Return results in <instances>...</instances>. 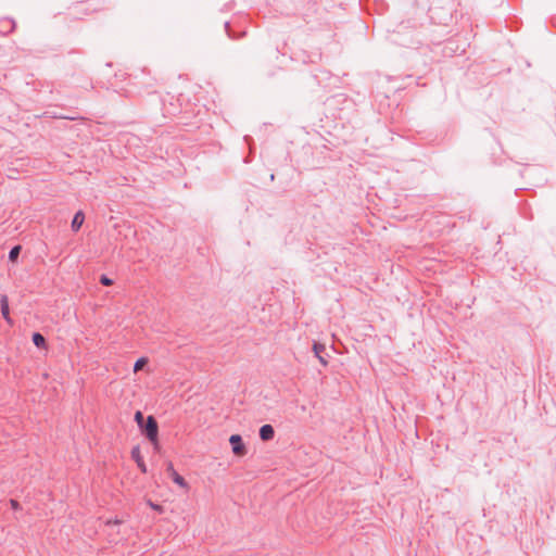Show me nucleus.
I'll use <instances>...</instances> for the list:
<instances>
[{"mask_svg":"<svg viewBox=\"0 0 556 556\" xmlns=\"http://www.w3.org/2000/svg\"><path fill=\"white\" fill-rule=\"evenodd\" d=\"M148 358L147 357H140L136 361L135 365H134V371L135 372H138L140 370L143 369V367L148 364Z\"/></svg>","mask_w":556,"mask_h":556,"instance_id":"f8f14e48","label":"nucleus"},{"mask_svg":"<svg viewBox=\"0 0 556 556\" xmlns=\"http://www.w3.org/2000/svg\"><path fill=\"white\" fill-rule=\"evenodd\" d=\"M229 443L232 448V453L236 456H244L247 454V447L243 443L242 437L240 434H232L229 438Z\"/></svg>","mask_w":556,"mask_h":556,"instance_id":"f03ea898","label":"nucleus"},{"mask_svg":"<svg viewBox=\"0 0 556 556\" xmlns=\"http://www.w3.org/2000/svg\"><path fill=\"white\" fill-rule=\"evenodd\" d=\"M313 351H314L315 356L319 359L320 364L323 366H326L327 359L324 356V354H326V346L321 343L315 342L313 345Z\"/></svg>","mask_w":556,"mask_h":556,"instance_id":"423d86ee","label":"nucleus"},{"mask_svg":"<svg viewBox=\"0 0 556 556\" xmlns=\"http://www.w3.org/2000/svg\"><path fill=\"white\" fill-rule=\"evenodd\" d=\"M131 458L136 462L137 466L142 472L147 471L144 460L141 456L140 447L138 445L131 448Z\"/></svg>","mask_w":556,"mask_h":556,"instance_id":"39448f33","label":"nucleus"},{"mask_svg":"<svg viewBox=\"0 0 556 556\" xmlns=\"http://www.w3.org/2000/svg\"><path fill=\"white\" fill-rule=\"evenodd\" d=\"M225 29L229 38L236 39L237 37L231 33L230 25L228 22L225 23Z\"/></svg>","mask_w":556,"mask_h":556,"instance_id":"dca6fc26","label":"nucleus"},{"mask_svg":"<svg viewBox=\"0 0 556 556\" xmlns=\"http://www.w3.org/2000/svg\"><path fill=\"white\" fill-rule=\"evenodd\" d=\"M33 343L39 348H46V338L40 332H34L33 333Z\"/></svg>","mask_w":556,"mask_h":556,"instance_id":"9d476101","label":"nucleus"},{"mask_svg":"<svg viewBox=\"0 0 556 556\" xmlns=\"http://www.w3.org/2000/svg\"><path fill=\"white\" fill-rule=\"evenodd\" d=\"M258 434H260V438L263 440V441H270L274 439L275 437V430H274V427L269 424H266V425H263L261 428H260V431H258Z\"/></svg>","mask_w":556,"mask_h":556,"instance_id":"20e7f679","label":"nucleus"},{"mask_svg":"<svg viewBox=\"0 0 556 556\" xmlns=\"http://www.w3.org/2000/svg\"><path fill=\"white\" fill-rule=\"evenodd\" d=\"M134 419H135V421L137 422V426H138V427H141V425L144 422V420H146L147 418H144V416H143L142 412L137 410V412L135 413V417H134Z\"/></svg>","mask_w":556,"mask_h":556,"instance_id":"ddd939ff","label":"nucleus"},{"mask_svg":"<svg viewBox=\"0 0 556 556\" xmlns=\"http://www.w3.org/2000/svg\"><path fill=\"white\" fill-rule=\"evenodd\" d=\"M0 308L3 318L11 324L12 320L10 318L9 299L5 294H2L0 298Z\"/></svg>","mask_w":556,"mask_h":556,"instance_id":"0eeeda50","label":"nucleus"},{"mask_svg":"<svg viewBox=\"0 0 556 556\" xmlns=\"http://www.w3.org/2000/svg\"><path fill=\"white\" fill-rule=\"evenodd\" d=\"M100 283L108 287L113 285V280L109 278L106 275H101Z\"/></svg>","mask_w":556,"mask_h":556,"instance_id":"4468645a","label":"nucleus"},{"mask_svg":"<svg viewBox=\"0 0 556 556\" xmlns=\"http://www.w3.org/2000/svg\"><path fill=\"white\" fill-rule=\"evenodd\" d=\"M140 432L151 442L155 451H159V425L154 416L147 417L141 427H138Z\"/></svg>","mask_w":556,"mask_h":556,"instance_id":"f257e3e1","label":"nucleus"},{"mask_svg":"<svg viewBox=\"0 0 556 556\" xmlns=\"http://www.w3.org/2000/svg\"><path fill=\"white\" fill-rule=\"evenodd\" d=\"M166 471L168 472L169 477L173 479V481L178 484L181 488H187L188 484L182 476H180L174 468V465L172 462H168L166 465Z\"/></svg>","mask_w":556,"mask_h":556,"instance_id":"7ed1b4c3","label":"nucleus"},{"mask_svg":"<svg viewBox=\"0 0 556 556\" xmlns=\"http://www.w3.org/2000/svg\"><path fill=\"white\" fill-rule=\"evenodd\" d=\"M119 523H121V521H119L118 519H115V520H108V521H106V525H108V526H117V525H119Z\"/></svg>","mask_w":556,"mask_h":556,"instance_id":"f3484780","label":"nucleus"},{"mask_svg":"<svg viewBox=\"0 0 556 556\" xmlns=\"http://www.w3.org/2000/svg\"><path fill=\"white\" fill-rule=\"evenodd\" d=\"M15 28V22L9 17L2 18L0 21V31L3 35H8L12 33Z\"/></svg>","mask_w":556,"mask_h":556,"instance_id":"6e6552de","label":"nucleus"},{"mask_svg":"<svg viewBox=\"0 0 556 556\" xmlns=\"http://www.w3.org/2000/svg\"><path fill=\"white\" fill-rule=\"evenodd\" d=\"M84 220H85V215L81 211H78L74 217H73V220H72V229L73 231H78L81 227V225L84 224Z\"/></svg>","mask_w":556,"mask_h":556,"instance_id":"1a4fd4ad","label":"nucleus"},{"mask_svg":"<svg viewBox=\"0 0 556 556\" xmlns=\"http://www.w3.org/2000/svg\"><path fill=\"white\" fill-rule=\"evenodd\" d=\"M10 506H11V508H12V509H14V510H20V509H22L21 504H20L16 500H13V498H11V500H10Z\"/></svg>","mask_w":556,"mask_h":556,"instance_id":"2eb2a0df","label":"nucleus"},{"mask_svg":"<svg viewBox=\"0 0 556 556\" xmlns=\"http://www.w3.org/2000/svg\"><path fill=\"white\" fill-rule=\"evenodd\" d=\"M21 251H22L21 245H14L9 252V260L13 263L16 262L20 256Z\"/></svg>","mask_w":556,"mask_h":556,"instance_id":"9b49d317","label":"nucleus"}]
</instances>
